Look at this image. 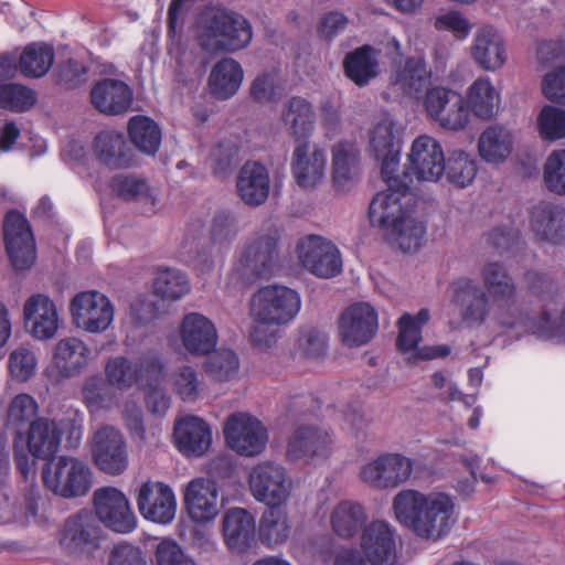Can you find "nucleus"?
Masks as SVG:
<instances>
[{
    "label": "nucleus",
    "instance_id": "f257e3e1",
    "mask_svg": "<svg viewBox=\"0 0 565 565\" xmlns=\"http://www.w3.org/2000/svg\"><path fill=\"white\" fill-rule=\"evenodd\" d=\"M454 507L452 498L444 492L424 494L405 489L393 499L397 521L423 539H438L446 533Z\"/></svg>",
    "mask_w": 565,
    "mask_h": 565
},
{
    "label": "nucleus",
    "instance_id": "f03ea898",
    "mask_svg": "<svg viewBox=\"0 0 565 565\" xmlns=\"http://www.w3.org/2000/svg\"><path fill=\"white\" fill-rule=\"evenodd\" d=\"M199 40L203 50L235 52L246 47L253 32L241 13L220 7H207L199 17Z\"/></svg>",
    "mask_w": 565,
    "mask_h": 565
},
{
    "label": "nucleus",
    "instance_id": "7ed1b4c3",
    "mask_svg": "<svg viewBox=\"0 0 565 565\" xmlns=\"http://www.w3.org/2000/svg\"><path fill=\"white\" fill-rule=\"evenodd\" d=\"M104 530L93 511L83 509L67 516L57 533L62 551L71 557H90L100 548Z\"/></svg>",
    "mask_w": 565,
    "mask_h": 565
},
{
    "label": "nucleus",
    "instance_id": "20e7f679",
    "mask_svg": "<svg viewBox=\"0 0 565 565\" xmlns=\"http://www.w3.org/2000/svg\"><path fill=\"white\" fill-rule=\"evenodd\" d=\"M42 479L47 489L65 499L84 497L92 487L90 468L68 456L47 461L42 468Z\"/></svg>",
    "mask_w": 565,
    "mask_h": 565
},
{
    "label": "nucleus",
    "instance_id": "39448f33",
    "mask_svg": "<svg viewBox=\"0 0 565 565\" xmlns=\"http://www.w3.org/2000/svg\"><path fill=\"white\" fill-rule=\"evenodd\" d=\"M387 190L379 192L369 205V218L372 226L390 233L396 230L409 213L405 206L412 201L411 185L399 177L382 178Z\"/></svg>",
    "mask_w": 565,
    "mask_h": 565
},
{
    "label": "nucleus",
    "instance_id": "423d86ee",
    "mask_svg": "<svg viewBox=\"0 0 565 565\" xmlns=\"http://www.w3.org/2000/svg\"><path fill=\"white\" fill-rule=\"evenodd\" d=\"M280 233L276 227L256 232L246 243L239 263L249 281L268 279L277 265Z\"/></svg>",
    "mask_w": 565,
    "mask_h": 565
},
{
    "label": "nucleus",
    "instance_id": "0eeeda50",
    "mask_svg": "<svg viewBox=\"0 0 565 565\" xmlns=\"http://www.w3.org/2000/svg\"><path fill=\"white\" fill-rule=\"evenodd\" d=\"M299 294L286 286L270 285L260 288L252 299V313L262 324H285L300 310Z\"/></svg>",
    "mask_w": 565,
    "mask_h": 565
},
{
    "label": "nucleus",
    "instance_id": "6e6552de",
    "mask_svg": "<svg viewBox=\"0 0 565 565\" xmlns=\"http://www.w3.org/2000/svg\"><path fill=\"white\" fill-rule=\"evenodd\" d=\"M2 231L6 252L13 269H30L36 259V247L25 215L18 210H9L3 217Z\"/></svg>",
    "mask_w": 565,
    "mask_h": 565
},
{
    "label": "nucleus",
    "instance_id": "1a4fd4ad",
    "mask_svg": "<svg viewBox=\"0 0 565 565\" xmlns=\"http://www.w3.org/2000/svg\"><path fill=\"white\" fill-rule=\"evenodd\" d=\"M300 265L318 278L329 279L342 271V257L337 245L316 234L300 237L296 245Z\"/></svg>",
    "mask_w": 565,
    "mask_h": 565
},
{
    "label": "nucleus",
    "instance_id": "9d476101",
    "mask_svg": "<svg viewBox=\"0 0 565 565\" xmlns=\"http://www.w3.org/2000/svg\"><path fill=\"white\" fill-rule=\"evenodd\" d=\"M248 484L256 501L281 505L290 495L292 480L282 465L262 461L250 469Z\"/></svg>",
    "mask_w": 565,
    "mask_h": 565
},
{
    "label": "nucleus",
    "instance_id": "9b49d317",
    "mask_svg": "<svg viewBox=\"0 0 565 565\" xmlns=\"http://www.w3.org/2000/svg\"><path fill=\"white\" fill-rule=\"evenodd\" d=\"M70 311L74 324L89 333L106 331L115 313L109 298L97 290L76 294L70 302Z\"/></svg>",
    "mask_w": 565,
    "mask_h": 565
},
{
    "label": "nucleus",
    "instance_id": "f8f14e48",
    "mask_svg": "<svg viewBox=\"0 0 565 565\" xmlns=\"http://www.w3.org/2000/svg\"><path fill=\"white\" fill-rule=\"evenodd\" d=\"M93 512L109 530L117 533H129L136 527V516L126 495L114 487H104L94 491Z\"/></svg>",
    "mask_w": 565,
    "mask_h": 565
},
{
    "label": "nucleus",
    "instance_id": "ddd939ff",
    "mask_svg": "<svg viewBox=\"0 0 565 565\" xmlns=\"http://www.w3.org/2000/svg\"><path fill=\"white\" fill-rule=\"evenodd\" d=\"M445 171V158L440 145L426 135L417 137L408 154V166L403 173L404 181L411 183V174L418 181L436 182Z\"/></svg>",
    "mask_w": 565,
    "mask_h": 565
},
{
    "label": "nucleus",
    "instance_id": "4468645a",
    "mask_svg": "<svg viewBox=\"0 0 565 565\" xmlns=\"http://www.w3.org/2000/svg\"><path fill=\"white\" fill-rule=\"evenodd\" d=\"M223 431L227 445L237 454L246 457L259 455L268 438L262 423L244 413L230 415Z\"/></svg>",
    "mask_w": 565,
    "mask_h": 565
},
{
    "label": "nucleus",
    "instance_id": "2eb2a0df",
    "mask_svg": "<svg viewBox=\"0 0 565 565\" xmlns=\"http://www.w3.org/2000/svg\"><path fill=\"white\" fill-rule=\"evenodd\" d=\"M331 434L313 425L299 426L288 439L286 456L290 461L313 463L329 458L332 450Z\"/></svg>",
    "mask_w": 565,
    "mask_h": 565
},
{
    "label": "nucleus",
    "instance_id": "dca6fc26",
    "mask_svg": "<svg viewBox=\"0 0 565 565\" xmlns=\"http://www.w3.org/2000/svg\"><path fill=\"white\" fill-rule=\"evenodd\" d=\"M92 456L96 467L110 476L121 475L128 467L125 438L111 426L102 427L94 434Z\"/></svg>",
    "mask_w": 565,
    "mask_h": 565
},
{
    "label": "nucleus",
    "instance_id": "f3484780",
    "mask_svg": "<svg viewBox=\"0 0 565 565\" xmlns=\"http://www.w3.org/2000/svg\"><path fill=\"white\" fill-rule=\"evenodd\" d=\"M377 327L376 310L366 302H356L341 313L338 328L344 345L359 348L374 338Z\"/></svg>",
    "mask_w": 565,
    "mask_h": 565
},
{
    "label": "nucleus",
    "instance_id": "a211bd4d",
    "mask_svg": "<svg viewBox=\"0 0 565 565\" xmlns=\"http://www.w3.org/2000/svg\"><path fill=\"white\" fill-rule=\"evenodd\" d=\"M413 461L401 454H383L362 467L361 479L376 489L396 488L407 481Z\"/></svg>",
    "mask_w": 565,
    "mask_h": 565
},
{
    "label": "nucleus",
    "instance_id": "6ab92c4d",
    "mask_svg": "<svg viewBox=\"0 0 565 565\" xmlns=\"http://www.w3.org/2000/svg\"><path fill=\"white\" fill-rule=\"evenodd\" d=\"M396 531L385 521H372L361 535V550L371 565H398Z\"/></svg>",
    "mask_w": 565,
    "mask_h": 565
},
{
    "label": "nucleus",
    "instance_id": "aec40b11",
    "mask_svg": "<svg viewBox=\"0 0 565 565\" xmlns=\"http://www.w3.org/2000/svg\"><path fill=\"white\" fill-rule=\"evenodd\" d=\"M136 501L140 514L146 520L168 524L175 515L177 502L174 493L163 482H143L138 489Z\"/></svg>",
    "mask_w": 565,
    "mask_h": 565
},
{
    "label": "nucleus",
    "instance_id": "412c9836",
    "mask_svg": "<svg viewBox=\"0 0 565 565\" xmlns=\"http://www.w3.org/2000/svg\"><path fill=\"white\" fill-rule=\"evenodd\" d=\"M324 149L309 140L295 142L290 168L296 183L303 189L316 186L324 174Z\"/></svg>",
    "mask_w": 565,
    "mask_h": 565
},
{
    "label": "nucleus",
    "instance_id": "4be33fe9",
    "mask_svg": "<svg viewBox=\"0 0 565 565\" xmlns=\"http://www.w3.org/2000/svg\"><path fill=\"white\" fill-rule=\"evenodd\" d=\"M89 100L100 114L118 116L130 109L134 102V90L121 79L106 77L93 85Z\"/></svg>",
    "mask_w": 565,
    "mask_h": 565
},
{
    "label": "nucleus",
    "instance_id": "5701e85b",
    "mask_svg": "<svg viewBox=\"0 0 565 565\" xmlns=\"http://www.w3.org/2000/svg\"><path fill=\"white\" fill-rule=\"evenodd\" d=\"M23 319L36 340H50L58 330V313L54 301L44 294L31 295L23 305Z\"/></svg>",
    "mask_w": 565,
    "mask_h": 565
},
{
    "label": "nucleus",
    "instance_id": "b1692460",
    "mask_svg": "<svg viewBox=\"0 0 565 565\" xmlns=\"http://www.w3.org/2000/svg\"><path fill=\"white\" fill-rule=\"evenodd\" d=\"M180 338L184 349L196 356L210 354L218 339L214 323L198 312L184 316L180 326Z\"/></svg>",
    "mask_w": 565,
    "mask_h": 565
},
{
    "label": "nucleus",
    "instance_id": "393cba45",
    "mask_svg": "<svg viewBox=\"0 0 565 565\" xmlns=\"http://www.w3.org/2000/svg\"><path fill=\"white\" fill-rule=\"evenodd\" d=\"M215 481L204 478L191 480L184 491V504L190 518L198 523L212 521L220 511Z\"/></svg>",
    "mask_w": 565,
    "mask_h": 565
},
{
    "label": "nucleus",
    "instance_id": "a878e982",
    "mask_svg": "<svg viewBox=\"0 0 565 565\" xmlns=\"http://www.w3.org/2000/svg\"><path fill=\"white\" fill-rule=\"evenodd\" d=\"M401 140L393 130L392 122H379L371 131L370 152L381 162V177H398Z\"/></svg>",
    "mask_w": 565,
    "mask_h": 565
},
{
    "label": "nucleus",
    "instance_id": "bb28decb",
    "mask_svg": "<svg viewBox=\"0 0 565 565\" xmlns=\"http://www.w3.org/2000/svg\"><path fill=\"white\" fill-rule=\"evenodd\" d=\"M270 180L268 170L257 161H247L236 178V191L239 199L250 207L263 205L269 195Z\"/></svg>",
    "mask_w": 565,
    "mask_h": 565
},
{
    "label": "nucleus",
    "instance_id": "cd10ccee",
    "mask_svg": "<svg viewBox=\"0 0 565 565\" xmlns=\"http://www.w3.org/2000/svg\"><path fill=\"white\" fill-rule=\"evenodd\" d=\"M173 436L177 448L188 457L204 455L212 443L210 426L200 417L186 416L174 424Z\"/></svg>",
    "mask_w": 565,
    "mask_h": 565
},
{
    "label": "nucleus",
    "instance_id": "c85d7f7f",
    "mask_svg": "<svg viewBox=\"0 0 565 565\" xmlns=\"http://www.w3.org/2000/svg\"><path fill=\"white\" fill-rule=\"evenodd\" d=\"M255 519L243 508H231L222 518L224 542L231 551L244 553L255 540Z\"/></svg>",
    "mask_w": 565,
    "mask_h": 565
},
{
    "label": "nucleus",
    "instance_id": "c756f323",
    "mask_svg": "<svg viewBox=\"0 0 565 565\" xmlns=\"http://www.w3.org/2000/svg\"><path fill=\"white\" fill-rule=\"evenodd\" d=\"M281 121L295 142L309 140L316 126L313 105L305 97H290L282 106Z\"/></svg>",
    "mask_w": 565,
    "mask_h": 565
},
{
    "label": "nucleus",
    "instance_id": "7c9ffc66",
    "mask_svg": "<svg viewBox=\"0 0 565 565\" xmlns=\"http://www.w3.org/2000/svg\"><path fill=\"white\" fill-rule=\"evenodd\" d=\"M471 55L483 70H500L507 61L505 43L500 32L492 25L480 28L471 46Z\"/></svg>",
    "mask_w": 565,
    "mask_h": 565
},
{
    "label": "nucleus",
    "instance_id": "2f4dec72",
    "mask_svg": "<svg viewBox=\"0 0 565 565\" xmlns=\"http://www.w3.org/2000/svg\"><path fill=\"white\" fill-rule=\"evenodd\" d=\"M430 75L423 57L409 56L404 64L393 63L390 81L392 85L398 86L405 95L418 98L427 87Z\"/></svg>",
    "mask_w": 565,
    "mask_h": 565
},
{
    "label": "nucleus",
    "instance_id": "473e14b6",
    "mask_svg": "<svg viewBox=\"0 0 565 565\" xmlns=\"http://www.w3.org/2000/svg\"><path fill=\"white\" fill-rule=\"evenodd\" d=\"M93 152L97 160L111 169L128 168L132 163V152L121 132L99 131L93 141Z\"/></svg>",
    "mask_w": 565,
    "mask_h": 565
},
{
    "label": "nucleus",
    "instance_id": "72a5a7b5",
    "mask_svg": "<svg viewBox=\"0 0 565 565\" xmlns=\"http://www.w3.org/2000/svg\"><path fill=\"white\" fill-rule=\"evenodd\" d=\"M531 226L536 236L553 244L565 241V209L550 202L535 205L531 214Z\"/></svg>",
    "mask_w": 565,
    "mask_h": 565
},
{
    "label": "nucleus",
    "instance_id": "f704fd0d",
    "mask_svg": "<svg viewBox=\"0 0 565 565\" xmlns=\"http://www.w3.org/2000/svg\"><path fill=\"white\" fill-rule=\"evenodd\" d=\"M61 443V431L53 419L38 417L26 430L29 452L39 459L52 460Z\"/></svg>",
    "mask_w": 565,
    "mask_h": 565
},
{
    "label": "nucleus",
    "instance_id": "c9c22d12",
    "mask_svg": "<svg viewBox=\"0 0 565 565\" xmlns=\"http://www.w3.org/2000/svg\"><path fill=\"white\" fill-rule=\"evenodd\" d=\"M89 349L78 338L71 337L57 342L54 352V364L63 377H73L82 373L89 358Z\"/></svg>",
    "mask_w": 565,
    "mask_h": 565
},
{
    "label": "nucleus",
    "instance_id": "e433bc0d",
    "mask_svg": "<svg viewBox=\"0 0 565 565\" xmlns=\"http://www.w3.org/2000/svg\"><path fill=\"white\" fill-rule=\"evenodd\" d=\"M450 96L456 93L445 87L427 89L424 106L429 117L435 119L445 129H459V99L450 105Z\"/></svg>",
    "mask_w": 565,
    "mask_h": 565
},
{
    "label": "nucleus",
    "instance_id": "4c0bfd02",
    "mask_svg": "<svg viewBox=\"0 0 565 565\" xmlns=\"http://www.w3.org/2000/svg\"><path fill=\"white\" fill-rule=\"evenodd\" d=\"M243 81V68L234 58L218 61L211 71L209 86L211 94L220 100L236 94Z\"/></svg>",
    "mask_w": 565,
    "mask_h": 565
},
{
    "label": "nucleus",
    "instance_id": "58836bf2",
    "mask_svg": "<svg viewBox=\"0 0 565 565\" xmlns=\"http://www.w3.org/2000/svg\"><path fill=\"white\" fill-rule=\"evenodd\" d=\"M377 66L376 51L369 44L347 53L343 60L344 74L360 87L377 76Z\"/></svg>",
    "mask_w": 565,
    "mask_h": 565
},
{
    "label": "nucleus",
    "instance_id": "ea45409f",
    "mask_svg": "<svg viewBox=\"0 0 565 565\" xmlns=\"http://www.w3.org/2000/svg\"><path fill=\"white\" fill-rule=\"evenodd\" d=\"M467 104L478 118L489 120L498 114L501 94L489 77H480L469 87Z\"/></svg>",
    "mask_w": 565,
    "mask_h": 565
},
{
    "label": "nucleus",
    "instance_id": "a19ab883",
    "mask_svg": "<svg viewBox=\"0 0 565 565\" xmlns=\"http://www.w3.org/2000/svg\"><path fill=\"white\" fill-rule=\"evenodd\" d=\"M128 136L140 152L154 156L160 148L162 132L159 125L150 117L136 115L128 120Z\"/></svg>",
    "mask_w": 565,
    "mask_h": 565
},
{
    "label": "nucleus",
    "instance_id": "79ce46f5",
    "mask_svg": "<svg viewBox=\"0 0 565 565\" xmlns=\"http://www.w3.org/2000/svg\"><path fill=\"white\" fill-rule=\"evenodd\" d=\"M512 135L500 125L489 126L479 137L478 150L480 157L490 163L504 161L512 150Z\"/></svg>",
    "mask_w": 565,
    "mask_h": 565
},
{
    "label": "nucleus",
    "instance_id": "37998d69",
    "mask_svg": "<svg viewBox=\"0 0 565 565\" xmlns=\"http://www.w3.org/2000/svg\"><path fill=\"white\" fill-rule=\"evenodd\" d=\"M54 56L52 45L40 42L30 43L19 57L20 72L25 77L40 78L52 67Z\"/></svg>",
    "mask_w": 565,
    "mask_h": 565
},
{
    "label": "nucleus",
    "instance_id": "c03bdc74",
    "mask_svg": "<svg viewBox=\"0 0 565 565\" xmlns=\"http://www.w3.org/2000/svg\"><path fill=\"white\" fill-rule=\"evenodd\" d=\"M290 533L288 516L281 505H268L259 520V540L267 546L284 543Z\"/></svg>",
    "mask_w": 565,
    "mask_h": 565
},
{
    "label": "nucleus",
    "instance_id": "a18cd8bd",
    "mask_svg": "<svg viewBox=\"0 0 565 565\" xmlns=\"http://www.w3.org/2000/svg\"><path fill=\"white\" fill-rule=\"evenodd\" d=\"M38 404L34 398L28 394L17 395L10 403L6 427L14 436V441L23 440L25 427H30L36 417Z\"/></svg>",
    "mask_w": 565,
    "mask_h": 565
},
{
    "label": "nucleus",
    "instance_id": "49530a36",
    "mask_svg": "<svg viewBox=\"0 0 565 565\" xmlns=\"http://www.w3.org/2000/svg\"><path fill=\"white\" fill-rule=\"evenodd\" d=\"M333 182L344 186L359 171V149L349 141H341L332 148Z\"/></svg>",
    "mask_w": 565,
    "mask_h": 565
},
{
    "label": "nucleus",
    "instance_id": "de8ad7c7",
    "mask_svg": "<svg viewBox=\"0 0 565 565\" xmlns=\"http://www.w3.org/2000/svg\"><path fill=\"white\" fill-rule=\"evenodd\" d=\"M366 521L362 505L351 502L339 503L332 512L331 524L333 531L341 537H352Z\"/></svg>",
    "mask_w": 565,
    "mask_h": 565
},
{
    "label": "nucleus",
    "instance_id": "09e8293b",
    "mask_svg": "<svg viewBox=\"0 0 565 565\" xmlns=\"http://www.w3.org/2000/svg\"><path fill=\"white\" fill-rule=\"evenodd\" d=\"M209 164L217 179L230 177L241 162L239 146L232 140L218 141L210 151Z\"/></svg>",
    "mask_w": 565,
    "mask_h": 565
},
{
    "label": "nucleus",
    "instance_id": "8fccbe9b",
    "mask_svg": "<svg viewBox=\"0 0 565 565\" xmlns=\"http://www.w3.org/2000/svg\"><path fill=\"white\" fill-rule=\"evenodd\" d=\"M138 385L141 387L158 386L167 375V361L157 350H147L137 358Z\"/></svg>",
    "mask_w": 565,
    "mask_h": 565
},
{
    "label": "nucleus",
    "instance_id": "3c124183",
    "mask_svg": "<svg viewBox=\"0 0 565 565\" xmlns=\"http://www.w3.org/2000/svg\"><path fill=\"white\" fill-rule=\"evenodd\" d=\"M204 363L206 374L214 382H228L233 380L239 369V360L237 354L230 349L213 350L207 354Z\"/></svg>",
    "mask_w": 565,
    "mask_h": 565
},
{
    "label": "nucleus",
    "instance_id": "603ef678",
    "mask_svg": "<svg viewBox=\"0 0 565 565\" xmlns=\"http://www.w3.org/2000/svg\"><path fill=\"white\" fill-rule=\"evenodd\" d=\"M461 329L481 326L490 315L484 292L472 289L467 290L461 284Z\"/></svg>",
    "mask_w": 565,
    "mask_h": 565
},
{
    "label": "nucleus",
    "instance_id": "864d4df0",
    "mask_svg": "<svg viewBox=\"0 0 565 565\" xmlns=\"http://www.w3.org/2000/svg\"><path fill=\"white\" fill-rule=\"evenodd\" d=\"M154 294L162 299L177 300L190 291L188 276L175 268L159 269L153 282Z\"/></svg>",
    "mask_w": 565,
    "mask_h": 565
},
{
    "label": "nucleus",
    "instance_id": "5fc2aeb1",
    "mask_svg": "<svg viewBox=\"0 0 565 565\" xmlns=\"http://www.w3.org/2000/svg\"><path fill=\"white\" fill-rule=\"evenodd\" d=\"M38 96L32 88L18 83L0 84V109L11 113H24L36 103Z\"/></svg>",
    "mask_w": 565,
    "mask_h": 565
},
{
    "label": "nucleus",
    "instance_id": "6e6d98bb",
    "mask_svg": "<svg viewBox=\"0 0 565 565\" xmlns=\"http://www.w3.org/2000/svg\"><path fill=\"white\" fill-rule=\"evenodd\" d=\"M105 373L109 384L118 388H130L138 384L137 361L127 356H115L108 360Z\"/></svg>",
    "mask_w": 565,
    "mask_h": 565
},
{
    "label": "nucleus",
    "instance_id": "4d7b16f0",
    "mask_svg": "<svg viewBox=\"0 0 565 565\" xmlns=\"http://www.w3.org/2000/svg\"><path fill=\"white\" fill-rule=\"evenodd\" d=\"M111 192L124 201H141L151 198L150 188L145 179L117 174L110 181Z\"/></svg>",
    "mask_w": 565,
    "mask_h": 565
},
{
    "label": "nucleus",
    "instance_id": "13d9d810",
    "mask_svg": "<svg viewBox=\"0 0 565 565\" xmlns=\"http://www.w3.org/2000/svg\"><path fill=\"white\" fill-rule=\"evenodd\" d=\"M425 233V224L412 218L408 213L404 221L399 223L398 227L396 230H392L388 234L397 239L403 252L411 253L419 249Z\"/></svg>",
    "mask_w": 565,
    "mask_h": 565
},
{
    "label": "nucleus",
    "instance_id": "bf43d9fd",
    "mask_svg": "<svg viewBox=\"0 0 565 565\" xmlns=\"http://www.w3.org/2000/svg\"><path fill=\"white\" fill-rule=\"evenodd\" d=\"M540 136L550 141L565 138V110L546 105L537 117Z\"/></svg>",
    "mask_w": 565,
    "mask_h": 565
},
{
    "label": "nucleus",
    "instance_id": "052dcab7",
    "mask_svg": "<svg viewBox=\"0 0 565 565\" xmlns=\"http://www.w3.org/2000/svg\"><path fill=\"white\" fill-rule=\"evenodd\" d=\"M543 180L551 192L565 195V149L554 150L548 154Z\"/></svg>",
    "mask_w": 565,
    "mask_h": 565
},
{
    "label": "nucleus",
    "instance_id": "680f3d73",
    "mask_svg": "<svg viewBox=\"0 0 565 565\" xmlns=\"http://www.w3.org/2000/svg\"><path fill=\"white\" fill-rule=\"evenodd\" d=\"M89 67L74 58L62 62L56 67V83L65 89H75L88 81Z\"/></svg>",
    "mask_w": 565,
    "mask_h": 565
},
{
    "label": "nucleus",
    "instance_id": "e2e57ef3",
    "mask_svg": "<svg viewBox=\"0 0 565 565\" xmlns=\"http://www.w3.org/2000/svg\"><path fill=\"white\" fill-rule=\"evenodd\" d=\"M173 388L184 402H194L200 396L201 382L198 372L190 365H182L173 373Z\"/></svg>",
    "mask_w": 565,
    "mask_h": 565
},
{
    "label": "nucleus",
    "instance_id": "0e129e2a",
    "mask_svg": "<svg viewBox=\"0 0 565 565\" xmlns=\"http://www.w3.org/2000/svg\"><path fill=\"white\" fill-rule=\"evenodd\" d=\"M156 565H196L195 561L174 540L163 539L154 548Z\"/></svg>",
    "mask_w": 565,
    "mask_h": 565
},
{
    "label": "nucleus",
    "instance_id": "69168bd1",
    "mask_svg": "<svg viewBox=\"0 0 565 565\" xmlns=\"http://www.w3.org/2000/svg\"><path fill=\"white\" fill-rule=\"evenodd\" d=\"M82 393L84 402L92 412L104 408L111 402L109 384L99 376L86 379Z\"/></svg>",
    "mask_w": 565,
    "mask_h": 565
},
{
    "label": "nucleus",
    "instance_id": "338daca9",
    "mask_svg": "<svg viewBox=\"0 0 565 565\" xmlns=\"http://www.w3.org/2000/svg\"><path fill=\"white\" fill-rule=\"evenodd\" d=\"M107 565H149L145 552L134 544H115L108 554Z\"/></svg>",
    "mask_w": 565,
    "mask_h": 565
},
{
    "label": "nucleus",
    "instance_id": "774afa93",
    "mask_svg": "<svg viewBox=\"0 0 565 565\" xmlns=\"http://www.w3.org/2000/svg\"><path fill=\"white\" fill-rule=\"evenodd\" d=\"M542 92L547 99L565 105V67L554 70L543 77Z\"/></svg>",
    "mask_w": 565,
    "mask_h": 565
}]
</instances>
